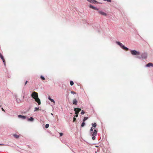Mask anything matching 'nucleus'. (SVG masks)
<instances>
[{
	"instance_id": "nucleus-31",
	"label": "nucleus",
	"mask_w": 153,
	"mask_h": 153,
	"mask_svg": "<svg viewBox=\"0 0 153 153\" xmlns=\"http://www.w3.org/2000/svg\"><path fill=\"white\" fill-rule=\"evenodd\" d=\"M95 138L94 137H92V139L93 140H94L95 139Z\"/></svg>"
},
{
	"instance_id": "nucleus-20",
	"label": "nucleus",
	"mask_w": 153,
	"mask_h": 153,
	"mask_svg": "<svg viewBox=\"0 0 153 153\" xmlns=\"http://www.w3.org/2000/svg\"><path fill=\"white\" fill-rule=\"evenodd\" d=\"M88 119L87 117H84L83 120V122L85 121L86 120Z\"/></svg>"
},
{
	"instance_id": "nucleus-34",
	"label": "nucleus",
	"mask_w": 153,
	"mask_h": 153,
	"mask_svg": "<svg viewBox=\"0 0 153 153\" xmlns=\"http://www.w3.org/2000/svg\"><path fill=\"white\" fill-rule=\"evenodd\" d=\"M4 145H5L4 144H0V146H4Z\"/></svg>"
},
{
	"instance_id": "nucleus-11",
	"label": "nucleus",
	"mask_w": 153,
	"mask_h": 153,
	"mask_svg": "<svg viewBox=\"0 0 153 153\" xmlns=\"http://www.w3.org/2000/svg\"><path fill=\"white\" fill-rule=\"evenodd\" d=\"M150 66H152L153 67V64L152 63H149L148 64H147L146 65V66L149 67Z\"/></svg>"
},
{
	"instance_id": "nucleus-19",
	"label": "nucleus",
	"mask_w": 153,
	"mask_h": 153,
	"mask_svg": "<svg viewBox=\"0 0 153 153\" xmlns=\"http://www.w3.org/2000/svg\"><path fill=\"white\" fill-rule=\"evenodd\" d=\"M40 78L42 80H45V77L42 76H41L40 77Z\"/></svg>"
},
{
	"instance_id": "nucleus-2",
	"label": "nucleus",
	"mask_w": 153,
	"mask_h": 153,
	"mask_svg": "<svg viewBox=\"0 0 153 153\" xmlns=\"http://www.w3.org/2000/svg\"><path fill=\"white\" fill-rule=\"evenodd\" d=\"M117 43L119 45L123 50H126V51H128V49L124 45H123L121 43L119 42H117Z\"/></svg>"
},
{
	"instance_id": "nucleus-7",
	"label": "nucleus",
	"mask_w": 153,
	"mask_h": 153,
	"mask_svg": "<svg viewBox=\"0 0 153 153\" xmlns=\"http://www.w3.org/2000/svg\"><path fill=\"white\" fill-rule=\"evenodd\" d=\"M97 131L96 130H94V131L93 133L92 134L93 137H95L97 135Z\"/></svg>"
},
{
	"instance_id": "nucleus-3",
	"label": "nucleus",
	"mask_w": 153,
	"mask_h": 153,
	"mask_svg": "<svg viewBox=\"0 0 153 153\" xmlns=\"http://www.w3.org/2000/svg\"><path fill=\"white\" fill-rule=\"evenodd\" d=\"M131 54L133 55H139L140 54V53L138 51H137L136 50L131 51Z\"/></svg>"
},
{
	"instance_id": "nucleus-4",
	"label": "nucleus",
	"mask_w": 153,
	"mask_h": 153,
	"mask_svg": "<svg viewBox=\"0 0 153 153\" xmlns=\"http://www.w3.org/2000/svg\"><path fill=\"white\" fill-rule=\"evenodd\" d=\"M81 110V109L79 108H75L74 109V111L75 112V114H78L79 112Z\"/></svg>"
},
{
	"instance_id": "nucleus-9",
	"label": "nucleus",
	"mask_w": 153,
	"mask_h": 153,
	"mask_svg": "<svg viewBox=\"0 0 153 153\" xmlns=\"http://www.w3.org/2000/svg\"><path fill=\"white\" fill-rule=\"evenodd\" d=\"M89 2L92 3H97V1L95 0H88Z\"/></svg>"
},
{
	"instance_id": "nucleus-18",
	"label": "nucleus",
	"mask_w": 153,
	"mask_h": 153,
	"mask_svg": "<svg viewBox=\"0 0 153 153\" xmlns=\"http://www.w3.org/2000/svg\"><path fill=\"white\" fill-rule=\"evenodd\" d=\"M70 84L71 86L73 85L74 84V82H73V81H71L70 82Z\"/></svg>"
},
{
	"instance_id": "nucleus-12",
	"label": "nucleus",
	"mask_w": 153,
	"mask_h": 153,
	"mask_svg": "<svg viewBox=\"0 0 153 153\" xmlns=\"http://www.w3.org/2000/svg\"><path fill=\"white\" fill-rule=\"evenodd\" d=\"M89 7H90V8H91L93 9L97 10H98V9L97 8H96L94 7L91 5H90L89 6Z\"/></svg>"
},
{
	"instance_id": "nucleus-14",
	"label": "nucleus",
	"mask_w": 153,
	"mask_h": 153,
	"mask_svg": "<svg viewBox=\"0 0 153 153\" xmlns=\"http://www.w3.org/2000/svg\"><path fill=\"white\" fill-rule=\"evenodd\" d=\"M48 99L50 100L51 102H53L54 103H55V102L50 97H48Z\"/></svg>"
},
{
	"instance_id": "nucleus-6",
	"label": "nucleus",
	"mask_w": 153,
	"mask_h": 153,
	"mask_svg": "<svg viewBox=\"0 0 153 153\" xmlns=\"http://www.w3.org/2000/svg\"><path fill=\"white\" fill-rule=\"evenodd\" d=\"M98 13L100 14L103 15L104 16H107V14L102 11H99L98 12Z\"/></svg>"
},
{
	"instance_id": "nucleus-17",
	"label": "nucleus",
	"mask_w": 153,
	"mask_h": 153,
	"mask_svg": "<svg viewBox=\"0 0 153 153\" xmlns=\"http://www.w3.org/2000/svg\"><path fill=\"white\" fill-rule=\"evenodd\" d=\"M92 127L95 128L97 126V124L96 123H94V124H92Z\"/></svg>"
},
{
	"instance_id": "nucleus-15",
	"label": "nucleus",
	"mask_w": 153,
	"mask_h": 153,
	"mask_svg": "<svg viewBox=\"0 0 153 153\" xmlns=\"http://www.w3.org/2000/svg\"><path fill=\"white\" fill-rule=\"evenodd\" d=\"M28 120L32 121L34 119L33 117H31L30 118H28Z\"/></svg>"
},
{
	"instance_id": "nucleus-16",
	"label": "nucleus",
	"mask_w": 153,
	"mask_h": 153,
	"mask_svg": "<svg viewBox=\"0 0 153 153\" xmlns=\"http://www.w3.org/2000/svg\"><path fill=\"white\" fill-rule=\"evenodd\" d=\"M13 136L16 138H18L19 137V136L16 134H14L13 135Z\"/></svg>"
},
{
	"instance_id": "nucleus-33",
	"label": "nucleus",
	"mask_w": 153,
	"mask_h": 153,
	"mask_svg": "<svg viewBox=\"0 0 153 153\" xmlns=\"http://www.w3.org/2000/svg\"><path fill=\"white\" fill-rule=\"evenodd\" d=\"M1 109H2V111H4V112H5V111H4V109H3V108H1Z\"/></svg>"
},
{
	"instance_id": "nucleus-8",
	"label": "nucleus",
	"mask_w": 153,
	"mask_h": 153,
	"mask_svg": "<svg viewBox=\"0 0 153 153\" xmlns=\"http://www.w3.org/2000/svg\"><path fill=\"white\" fill-rule=\"evenodd\" d=\"M18 116L19 118H21L22 119H25L26 118V116H23L21 115H18Z\"/></svg>"
},
{
	"instance_id": "nucleus-13",
	"label": "nucleus",
	"mask_w": 153,
	"mask_h": 153,
	"mask_svg": "<svg viewBox=\"0 0 153 153\" xmlns=\"http://www.w3.org/2000/svg\"><path fill=\"white\" fill-rule=\"evenodd\" d=\"M0 58L2 59V60H3V62L4 63V65H5V64H6L5 61V59H4L3 56H2Z\"/></svg>"
},
{
	"instance_id": "nucleus-32",
	"label": "nucleus",
	"mask_w": 153,
	"mask_h": 153,
	"mask_svg": "<svg viewBox=\"0 0 153 153\" xmlns=\"http://www.w3.org/2000/svg\"><path fill=\"white\" fill-rule=\"evenodd\" d=\"M107 1L109 2H111V0H107Z\"/></svg>"
},
{
	"instance_id": "nucleus-25",
	"label": "nucleus",
	"mask_w": 153,
	"mask_h": 153,
	"mask_svg": "<svg viewBox=\"0 0 153 153\" xmlns=\"http://www.w3.org/2000/svg\"><path fill=\"white\" fill-rule=\"evenodd\" d=\"M84 113H85V112H84V111L83 110H82V111H81V114H84Z\"/></svg>"
},
{
	"instance_id": "nucleus-22",
	"label": "nucleus",
	"mask_w": 153,
	"mask_h": 153,
	"mask_svg": "<svg viewBox=\"0 0 153 153\" xmlns=\"http://www.w3.org/2000/svg\"><path fill=\"white\" fill-rule=\"evenodd\" d=\"M85 123L84 122H83L81 124V126L82 127H83L85 126Z\"/></svg>"
},
{
	"instance_id": "nucleus-23",
	"label": "nucleus",
	"mask_w": 153,
	"mask_h": 153,
	"mask_svg": "<svg viewBox=\"0 0 153 153\" xmlns=\"http://www.w3.org/2000/svg\"><path fill=\"white\" fill-rule=\"evenodd\" d=\"M49 126V125L48 124H46V125H45V127L46 128H48Z\"/></svg>"
},
{
	"instance_id": "nucleus-28",
	"label": "nucleus",
	"mask_w": 153,
	"mask_h": 153,
	"mask_svg": "<svg viewBox=\"0 0 153 153\" xmlns=\"http://www.w3.org/2000/svg\"><path fill=\"white\" fill-rule=\"evenodd\" d=\"M59 134H60V136H62L63 135V133H59Z\"/></svg>"
},
{
	"instance_id": "nucleus-29",
	"label": "nucleus",
	"mask_w": 153,
	"mask_h": 153,
	"mask_svg": "<svg viewBox=\"0 0 153 153\" xmlns=\"http://www.w3.org/2000/svg\"><path fill=\"white\" fill-rule=\"evenodd\" d=\"M27 82H28V81H26L25 84V85L27 84Z\"/></svg>"
},
{
	"instance_id": "nucleus-10",
	"label": "nucleus",
	"mask_w": 153,
	"mask_h": 153,
	"mask_svg": "<svg viewBox=\"0 0 153 153\" xmlns=\"http://www.w3.org/2000/svg\"><path fill=\"white\" fill-rule=\"evenodd\" d=\"M73 103L74 105H77V101L76 100V99H74L73 100Z\"/></svg>"
},
{
	"instance_id": "nucleus-36",
	"label": "nucleus",
	"mask_w": 153,
	"mask_h": 153,
	"mask_svg": "<svg viewBox=\"0 0 153 153\" xmlns=\"http://www.w3.org/2000/svg\"><path fill=\"white\" fill-rule=\"evenodd\" d=\"M103 0L104 1H107V0Z\"/></svg>"
},
{
	"instance_id": "nucleus-35",
	"label": "nucleus",
	"mask_w": 153,
	"mask_h": 153,
	"mask_svg": "<svg viewBox=\"0 0 153 153\" xmlns=\"http://www.w3.org/2000/svg\"><path fill=\"white\" fill-rule=\"evenodd\" d=\"M3 56L2 54L0 53V57Z\"/></svg>"
},
{
	"instance_id": "nucleus-5",
	"label": "nucleus",
	"mask_w": 153,
	"mask_h": 153,
	"mask_svg": "<svg viewBox=\"0 0 153 153\" xmlns=\"http://www.w3.org/2000/svg\"><path fill=\"white\" fill-rule=\"evenodd\" d=\"M147 54L146 53H143L141 55V57L145 59L147 58Z\"/></svg>"
},
{
	"instance_id": "nucleus-21",
	"label": "nucleus",
	"mask_w": 153,
	"mask_h": 153,
	"mask_svg": "<svg viewBox=\"0 0 153 153\" xmlns=\"http://www.w3.org/2000/svg\"><path fill=\"white\" fill-rule=\"evenodd\" d=\"M39 110V108H37L36 107L35 108V109L34 110V111H35L37 110Z\"/></svg>"
},
{
	"instance_id": "nucleus-24",
	"label": "nucleus",
	"mask_w": 153,
	"mask_h": 153,
	"mask_svg": "<svg viewBox=\"0 0 153 153\" xmlns=\"http://www.w3.org/2000/svg\"><path fill=\"white\" fill-rule=\"evenodd\" d=\"M71 92L72 94H76V92L74 91H71Z\"/></svg>"
},
{
	"instance_id": "nucleus-30",
	"label": "nucleus",
	"mask_w": 153,
	"mask_h": 153,
	"mask_svg": "<svg viewBox=\"0 0 153 153\" xmlns=\"http://www.w3.org/2000/svg\"><path fill=\"white\" fill-rule=\"evenodd\" d=\"M76 114V115L75 116V117H77L78 116V114Z\"/></svg>"
},
{
	"instance_id": "nucleus-27",
	"label": "nucleus",
	"mask_w": 153,
	"mask_h": 153,
	"mask_svg": "<svg viewBox=\"0 0 153 153\" xmlns=\"http://www.w3.org/2000/svg\"><path fill=\"white\" fill-rule=\"evenodd\" d=\"M93 129H94V128L93 127H92L90 129V131H92L93 130Z\"/></svg>"
},
{
	"instance_id": "nucleus-26",
	"label": "nucleus",
	"mask_w": 153,
	"mask_h": 153,
	"mask_svg": "<svg viewBox=\"0 0 153 153\" xmlns=\"http://www.w3.org/2000/svg\"><path fill=\"white\" fill-rule=\"evenodd\" d=\"M76 120V118L75 117H74L73 118V122H75Z\"/></svg>"
},
{
	"instance_id": "nucleus-1",
	"label": "nucleus",
	"mask_w": 153,
	"mask_h": 153,
	"mask_svg": "<svg viewBox=\"0 0 153 153\" xmlns=\"http://www.w3.org/2000/svg\"><path fill=\"white\" fill-rule=\"evenodd\" d=\"M31 97L38 103L39 105H40L41 102L40 100L38 98L37 93L35 91L33 92L31 94Z\"/></svg>"
}]
</instances>
